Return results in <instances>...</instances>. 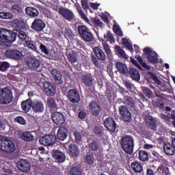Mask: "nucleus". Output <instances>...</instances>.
<instances>
[{
    "label": "nucleus",
    "mask_w": 175,
    "mask_h": 175,
    "mask_svg": "<svg viewBox=\"0 0 175 175\" xmlns=\"http://www.w3.org/2000/svg\"><path fill=\"white\" fill-rule=\"evenodd\" d=\"M15 31L16 29H14L12 31L4 29H0V46L10 47L12 43L16 40V37L17 36Z\"/></svg>",
    "instance_id": "nucleus-1"
},
{
    "label": "nucleus",
    "mask_w": 175,
    "mask_h": 175,
    "mask_svg": "<svg viewBox=\"0 0 175 175\" xmlns=\"http://www.w3.org/2000/svg\"><path fill=\"white\" fill-rule=\"evenodd\" d=\"M0 150L3 152H6V154H10L14 152L16 146L13 141L6 137L0 135Z\"/></svg>",
    "instance_id": "nucleus-2"
},
{
    "label": "nucleus",
    "mask_w": 175,
    "mask_h": 175,
    "mask_svg": "<svg viewBox=\"0 0 175 175\" xmlns=\"http://www.w3.org/2000/svg\"><path fill=\"white\" fill-rule=\"evenodd\" d=\"M121 144L123 150L126 154H132L133 152V147H135V140L133 137L129 135L123 137L121 139Z\"/></svg>",
    "instance_id": "nucleus-3"
},
{
    "label": "nucleus",
    "mask_w": 175,
    "mask_h": 175,
    "mask_svg": "<svg viewBox=\"0 0 175 175\" xmlns=\"http://www.w3.org/2000/svg\"><path fill=\"white\" fill-rule=\"evenodd\" d=\"M13 100L12 90L8 88L0 89V105H9Z\"/></svg>",
    "instance_id": "nucleus-4"
},
{
    "label": "nucleus",
    "mask_w": 175,
    "mask_h": 175,
    "mask_svg": "<svg viewBox=\"0 0 175 175\" xmlns=\"http://www.w3.org/2000/svg\"><path fill=\"white\" fill-rule=\"evenodd\" d=\"M78 32L85 42H92L94 40V35L90 31V29L84 25H80L78 27Z\"/></svg>",
    "instance_id": "nucleus-5"
},
{
    "label": "nucleus",
    "mask_w": 175,
    "mask_h": 175,
    "mask_svg": "<svg viewBox=\"0 0 175 175\" xmlns=\"http://www.w3.org/2000/svg\"><path fill=\"white\" fill-rule=\"evenodd\" d=\"M27 66H28L29 69L31 70H36V72H42V64H40V60L32 57L29 59L27 63Z\"/></svg>",
    "instance_id": "nucleus-6"
},
{
    "label": "nucleus",
    "mask_w": 175,
    "mask_h": 175,
    "mask_svg": "<svg viewBox=\"0 0 175 175\" xmlns=\"http://www.w3.org/2000/svg\"><path fill=\"white\" fill-rule=\"evenodd\" d=\"M57 138L53 135H44L42 137L40 138V143L42 146H53L55 144Z\"/></svg>",
    "instance_id": "nucleus-7"
},
{
    "label": "nucleus",
    "mask_w": 175,
    "mask_h": 175,
    "mask_svg": "<svg viewBox=\"0 0 175 175\" xmlns=\"http://www.w3.org/2000/svg\"><path fill=\"white\" fill-rule=\"evenodd\" d=\"M145 53V55H147L146 58L150 64H157L158 62V58L157 57V53L155 51H152L149 48H145L144 49Z\"/></svg>",
    "instance_id": "nucleus-8"
},
{
    "label": "nucleus",
    "mask_w": 175,
    "mask_h": 175,
    "mask_svg": "<svg viewBox=\"0 0 175 175\" xmlns=\"http://www.w3.org/2000/svg\"><path fill=\"white\" fill-rule=\"evenodd\" d=\"M59 13L62 16V17H64V18L68 20V21H72L75 18V14H73V12L68 8H65L64 7L60 8Z\"/></svg>",
    "instance_id": "nucleus-9"
},
{
    "label": "nucleus",
    "mask_w": 175,
    "mask_h": 175,
    "mask_svg": "<svg viewBox=\"0 0 175 175\" xmlns=\"http://www.w3.org/2000/svg\"><path fill=\"white\" fill-rule=\"evenodd\" d=\"M119 111L124 121H126V122H129L131 121V118H132V115L131 114V112L129 111V110H128V108H126V106H120L119 107Z\"/></svg>",
    "instance_id": "nucleus-10"
},
{
    "label": "nucleus",
    "mask_w": 175,
    "mask_h": 175,
    "mask_svg": "<svg viewBox=\"0 0 175 175\" xmlns=\"http://www.w3.org/2000/svg\"><path fill=\"white\" fill-rule=\"evenodd\" d=\"M17 167L23 173H27L31 170V164L27 160L21 159L17 162Z\"/></svg>",
    "instance_id": "nucleus-11"
},
{
    "label": "nucleus",
    "mask_w": 175,
    "mask_h": 175,
    "mask_svg": "<svg viewBox=\"0 0 175 175\" xmlns=\"http://www.w3.org/2000/svg\"><path fill=\"white\" fill-rule=\"evenodd\" d=\"M42 90L49 96H54L55 95V88L49 82L42 83Z\"/></svg>",
    "instance_id": "nucleus-12"
},
{
    "label": "nucleus",
    "mask_w": 175,
    "mask_h": 175,
    "mask_svg": "<svg viewBox=\"0 0 175 175\" xmlns=\"http://www.w3.org/2000/svg\"><path fill=\"white\" fill-rule=\"evenodd\" d=\"M5 55L8 58L11 59H21L23 57V53L17 50H8L5 51Z\"/></svg>",
    "instance_id": "nucleus-13"
},
{
    "label": "nucleus",
    "mask_w": 175,
    "mask_h": 175,
    "mask_svg": "<svg viewBox=\"0 0 175 175\" xmlns=\"http://www.w3.org/2000/svg\"><path fill=\"white\" fill-rule=\"evenodd\" d=\"M68 98L72 103H78L80 101V95L75 89H71L68 92Z\"/></svg>",
    "instance_id": "nucleus-14"
},
{
    "label": "nucleus",
    "mask_w": 175,
    "mask_h": 175,
    "mask_svg": "<svg viewBox=\"0 0 175 175\" xmlns=\"http://www.w3.org/2000/svg\"><path fill=\"white\" fill-rule=\"evenodd\" d=\"M145 124L149 129L155 131L157 129V120H155L152 116L147 115L144 118Z\"/></svg>",
    "instance_id": "nucleus-15"
},
{
    "label": "nucleus",
    "mask_w": 175,
    "mask_h": 175,
    "mask_svg": "<svg viewBox=\"0 0 175 175\" xmlns=\"http://www.w3.org/2000/svg\"><path fill=\"white\" fill-rule=\"evenodd\" d=\"M45 27L46 24H44L43 21L40 19L34 20L31 25L32 29L36 31L37 32H40L41 31H43Z\"/></svg>",
    "instance_id": "nucleus-16"
},
{
    "label": "nucleus",
    "mask_w": 175,
    "mask_h": 175,
    "mask_svg": "<svg viewBox=\"0 0 175 175\" xmlns=\"http://www.w3.org/2000/svg\"><path fill=\"white\" fill-rule=\"evenodd\" d=\"M104 124L105 125V127L109 132H116V129H117V124H116V122L114 120L111 118H107Z\"/></svg>",
    "instance_id": "nucleus-17"
},
{
    "label": "nucleus",
    "mask_w": 175,
    "mask_h": 175,
    "mask_svg": "<svg viewBox=\"0 0 175 175\" xmlns=\"http://www.w3.org/2000/svg\"><path fill=\"white\" fill-rule=\"evenodd\" d=\"M52 120L56 125H62L65 122L64 115L59 112H55L52 114Z\"/></svg>",
    "instance_id": "nucleus-18"
},
{
    "label": "nucleus",
    "mask_w": 175,
    "mask_h": 175,
    "mask_svg": "<svg viewBox=\"0 0 175 175\" xmlns=\"http://www.w3.org/2000/svg\"><path fill=\"white\" fill-rule=\"evenodd\" d=\"M89 110L91 111L93 116H99L100 113V106L95 101H92L89 104Z\"/></svg>",
    "instance_id": "nucleus-19"
},
{
    "label": "nucleus",
    "mask_w": 175,
    "mask_h": 175,
    "mask_svg": "<svg viewBox=\"0 0 175 175\" xmlns=\"http://www.w3.org/2000/svg\"><path fill=\"white\" fill-rule=\"evenodd\" d=\"M93 52L96 57L100 59V61H106V54L98 46H95L93 49Z\"/></svg>",
    "instance_id": "nucleus-20"
},
{
    "label": "nucleus",
    "mask_w": 175,
    "mask_h": 175,
    "mask_svg": "<svg viewBox=\"0 0 175 175\" xmlns=\"http://www.w3.org/2000/svg\"><path fill=\"white\" fill-rule=\"evenodd\" d=\"M53 157L59 163H62V162H64L65 159H66L65 154L59 150H55L54 154H53Z\"/></svg>",
    "instance_id": "nucleus-21"
},
{
    "label": "nucleus",
    "mask_w": 175,
    "mask_h": 175,
    "mask_svg": "<svg viewBox=\"0 0 175 175\" xmlns=\"http://www.w3.org/2000/svg\"><path fill=\"white\" fill-rule=\"evenodd\" d=\"M32 110L34 113H42L44 110L43 103L36 101L32 103Z\"/></svg>",
    "instance_id": "nucleus-22"
},
{
    "label": "nucleus",
    "mask_w": 175,
    "mask_h": 175,
    "mask_svg": "<svg viewBox=\"0 0 175 175\" xmlns=\"http://www.w3.org/2000/svg\"><path fill=\"white\" fill-rule=\"evenodd\" d=\"M56 84H62V75H61V72H58L56 69H53L51 72Z\"/></svg>",
    "instance_id": "nucleus-23"
},
{
    "label": "nucleus",
    "mask_w": 175,
    "mask_h": 175,
    "mask_svg": "<svg viewBox=\"0 0 175 175\" xmlns=\"http://www.w3.org/2000/svg\"><path fill=\"white\" fill-rule=\"evenodd\" d=\"M68 135V129L66 127H60L57 131V139L64 142L65 139H66V136Z\"/></svg>",
    "instance_id": "nucleus-24"
},
{
    "label": "nucleus",
    "mask_w": 175,
    "mask_h": 175,
    "mask_svg": "<svg viewBox=\"0 0 175 175\" xmlns=\"http://www.w3.org/2000/svg\"><path fill=\"white\" fill-rule=\"evenodd\" d=\"M68 152L74 158H77L79 157V154H80V151L79 150V148L75 145V144H71L68 148Z\"/></svg>",
    "instance_id": "nucleus-25"
},
{
    "label": "nucleus",
    "mask_w": 175,
    "mask_h": 175,
    "mask_svg": "<svg viewBox=\"0 0 175 175\" xmlns=\"http://www.w3.org/2000/svg\"><path fill=\"white\" fill-rule=\"evenodd\" d=\"M130 77L135 81H139L140 80V73L136 68H131L129 71Z\"/></svg>",
    "instance_id": "nucleus-26"
},
{
    "label": "nucleus",
    "mask_w": 175,
    "mask_h": 175,
    "mask_svg": "<svg viewBox=\"0 0 175 175\" xmlns=\"http://www.w3.org/2000/svg\"><path fill=\"white\" fill-rule=\"evenodd\" d=\"M26 14L29 17H38L39 12L35 8L27 7L25 9Z\"/></svg>",
    "instance_id": "nucleus-27"
},
{
    "label": "nucleus",
    "mask_w": 175,
    "mask_h": 175,
    "mask_svg": "<svg viewBox=\"0 0 175 175\" xmlns=\"http://www.w3.org/2000/svg\"><path fill=\"white\" fill-rule=\"evenodd\" d=\"M116 67L118 72L120 73H122V75H125V73L128 72V68H126V66L121 62H116Z\"/></svg>",
    "instance_id": "nucleus-28"
},
{
    "label": "nucleus",
    "mask_w": 175,
    "mask_h": 175,
    "mask_svg": "<svg viewBox=\"0 0 175 175\" xmlns=\"http://www.w3.org/2000/svg\"><path fill=\"white\" fill-rule=\"evenodd\" d=\"M163 150L167 155H174L175 149L174 146L170 144H165L163 145Z\"/></svg>",
    "instance_id": "nucleus-29"
},
{
    "label": "nucleus",
    "mask_w": 175,
    "mask_h": 175,
    "mask_svg": "<svg viewBox=\"0 0 175 175\" xmlns=\"http://www.w3.org/2000/svg\"><path fill=\"white\" fill-rule=\"evenodd\" d=\"M22 109L24 111H29L31 107L32 108V100L27 99L21 103Z\"/></svg>",
    "instance_id": "nucleus-30"
},
{
    "label": "nucleus",
    "mask_w": 175,
    "mask_h": 175,
    "mask_svg": "<svg viewBox=\"0 0 175 175\" xmlns=\"http://www.w3.org/2000/svg\"><path fill=\"white\" fill-rule=\"evenodd\" d=\"M21 139L25 142H32L33 140V135L31 132H25L21 135Z\"/></svg>",
    "instance_id": "nucleus-31"
},
{
    "label": "nucleus",
    "mask_w": 175,
    "mask_h": 175,
    "mask_svg": "<svg viewBox=\"0 0 175 175\" xmlns=\"http://www.w3.org/2000/svg\"><path fill=\"white\" fill-rule=\"evenodd\" d=\"M82 81L86 87H91L92 85V77L85 75L82 77Z\"/></svg>",
    "instance_id": "nucleus-32"
},
{
    "label": "nucleus",
    "mask_w": 175,
    "mask_h": 175,
    "mask_svg": "<svg viewBox=\"0 0 175 175\" xmlns=\"http://www.w3.org/2000/svg\"><path fill=\"white\" fill-rule=\"evenodd\" d=\"M131 167L136 173H142L143 167L137 161H134L131 163Z\"/></svg>",
    "instance_id": "nucleus-33"
},
{
    "label": "nucleus",
    "mask_w": 175,
    "mask_h": 175,
    "mask_svg": "<svg viewBox=\"0 0 175 175\" xmlns=\"http://www.w3.org/2000/svg\"><path fill=\"white\" fill-rule=\"evenodd\" d=\"M11 12L16 13V14H20L23 13V8L18 4L13 5L10 8Z\"/></svg>",
    "instance_id": "nucleus-34"
},
{
    "label": "nucleus",
    "mask_w": 175,
    "mask_h": 175,
    "mask_svg": "<svg viewBox=\"0 0 175 175\" xmlns=\"http://www.w3.org/2000/svg\"><path fill=\"white\" fill-rule=\"evenodd\" d=\"M123 103L127 105V106H130V107H135V100L129 96L124 97Z\"/></svg>",
    "instance_id": "nucleus-35"
},
{
    "label": "nucleus",
    "mask_w": 175,
    "mask_h": 175,
    "mask_svg": "<svg viewBox=\"0 0 175 175\" xmlns=\"http://www.w3.org/2000/svg\"><path fill=\"white\" fill-rule=\"evenodd\" d=\"M116 50L118 53V57H121L122 58H124L125 59L128 58V55H126V54L125 53V51H124L123 49H121V46H116Z\"/></svg>",
    "instance_id": "nucleus-36"
},
{
    "label": "nucleus",
    "mask_w": 175,
    "mask_h": 175,
    "mask_svg": "<svg viewBox=\"0 0 175 175\" xmlns=\"http://www.w3.org/2000/svg\"><path fill=\"white\" fill-rule=\"evenodd\" d=\"M147 75L158 85H161L162 84V82H161V81H159V79H158V77H157V75H155L154 73H152L151 72H148Z\"/></svg>",
    "instance_id": "nucleus-37"
},
{
    "label": "nucleus",
    "mask_w": 175,
    "mask_h": 175,
    "mask_svg": "<svg viewBox=\"0 0 175 175\" xmlns=\"http://www.w3.org/2000/svg\"><path fill=\"white\" fill-rule=\"evenodd\" d=\"M142 92L146 98H152L153 93L150 88L147 87H142Z\"/></svg>",
    "instance_id": "nucleus-38"
},
{
    "label": "nucleus",
    "mask_w": 175,
    "mask_h": 175,
    "mask_svg": "<svg viewBox=\"0 0 175 175\" xmlns=\"http://www.w3.org/2000/svg\"><path fill=\"white\" fill-rule=\"evenodd\" d=\"M15 33H16V36H18L21 40H25L27 39V33L22 30L16 29V31H15Z\"/></svg>",
    "instance_id": "nucleus-39"
},
{
    "label": "nucleus",
    "mask_w": 175,
    "mask_h": 175,
    "mask_svg": "<svg viewBox=\"0 0 175 175\" xmlns=\"http://www.w3.org/2000/svg\"><path fill=\"white\" fill-rule=\"evenodd\" d=\"M157 172L159 173V174L162 175H167L169 174V169L166 167H163V165H161L157 169Z\"/></svg>",
    "instance_id": "nucleus-40"
},
{
    "label": "nucleus",
    "mask_w": 175,
    "mask_h": 175,
    "mask_svg": "<svg viewBox=\"0 0 175 175\" xmlns=\"http://www.w3.org/2000/svg\"><path fill=\"white\" fill-rule=\"evenodd\" d=\"M70 175H81V170L79 167H72L70 170Z\"/></svg>",
    "instance_id": "nucleus-41"
},
{
    "label": "nucleus",
    "mask_w": 175,
    "mask_h": 175,
    "mask_svg": "<svg viewBox=\"0 0 175 175\" xmlns=\"http://www.w3.org/2000/svg\"><path fill=\"white\" fill-rule=\"evenodd\" d=\"M46 103L49 107H51V109L57 108V103H55L54 98H49L46 100Z\"/></svg>",
    "instance_id": "nucleus-42"
},
{
    "label": "nucleus",
    "mask_w": 175,
    "mask_h": 175,
    "mask_svg": "<svg viewBox=\"0 0 175 175\" xmlns=\"http://www.w3.org/2000/svg\"><path fill=\"white\" fill-rule=\"evenodd\" d=\"M122 44L124 47H126L128 50H130L131 52L133 51L132 45H131V43H129V41L126 38H122Z\"/></svg>",
    "instance_id": "nucleus-43"
},
{
    "label": "nucleus",
    "mask_w": 175,
    "mask_h": 175,
    "mask_svg": "<svg viewBox=\"0 0 175 175\" xmlns=\"http://www.w3.org/2000/svg\"><path fill=\"white\" fill-rule=\"evenodd\" d=\"M12 25H14L17 28H24V23L20 21L18 19H14L12 21Z\"/></svg>",
    "instance_id": "nucleus-44"
},
{
    "label": "nucleus",
    "mask_w": 175,
    "mask_h": 175,
    "mask_svg": "<svg viewBox=\"0 0 175 175\" xmlns=\"http://www.w3.org/2000/svg\"><path fill=\"white\" fill-rule=\"evenodd\" d=\"M25 46H27V47L31 49L33 51H38L36 46L33 44V41H25Z\"/></svg>",
    "instance_id": "nucleus-45"
},
{
    "label": "nucleus",
    "mask_w": 175,
    "mask_h": 175,
    "mask_svg": "<svg viewBox=\"0 0 175 175\" xmlns=\"http://www.w3.org/2000/svg\"><path fill=\"white\" fill-rule=\"evenodd\" d=\"M10 66V64L8 62H3L0 64V70L1 72H6L8 70V68Z\"/></svg>",
    "instance_id": "nucleus-46"
},
{
    "label": "nucleus",
    "mask_w": 175,
    "mask_h": 175,
    "mask_svg": "<svg viewBox=\"0 0 175 175\" xmlns=\"http://www.w3.org/2000/svg\"><path fill=\"white\" fill-rule=\"evenodd\" d=\"M139 157L141 161H147V158H148V154L144 150H141L139 151Z\"/></svg>",
    "instance_id": "nucleus-47"
},
{
    "label": "nucleus",
    "mask_w": 175,
    "mask_h": 175,
    "mask_svg": "<svg viewBox=\"0 0 175 175\" xmlns=\"http://www.w3.org/2000/svg\"><path fill=\"white\" fill-rule=\"evenodd\" d=\"M103 47L107 55L110 57V55H111V50L110 49V46H109V44H107V43H106V42H103Z\"/></svg>",
    "instance_id": "nucleus-48"
},
{
    "label": "nucleus",
    "mask_w": 175,
    "mask_h": 175,
    "mask_svg": "<svg viewBox=\"0 0 175 175\" xmlns=\"http://www.w3.org/2000/svg\"><path fill=\"white\" fill-rule=\"evenodd\" d=\"M137 61H138V62H139L140 65H142V68H144L147 70H151V67H150L149 66L147 65V64L144 62L143 59L142 57H137Z\"/></svg>",
    "instance_id": "nucleus-49"
},
{
    "label": "nucleus",
    "mask_w": 175,
    "mask_h": 175,
    "mask_svg": "<svg viewBox=\"0 0 175 175\" xmlns=\"http://www.w3.org/2000/svg\"><path fill=\"white\" fill-rule=\"evenodd\" d=\"M89 148L92 150V151H96L98 148H99V145L96 142L93 141L92 143L89 144Z\"/></svg>",
    "instance_id": "nucleus-50"
},
{
    "label": "nucleus",
    "mask_w": 175,
    "mask_h": 175,
    "mask_svg": "<svg viewBox=\"0 0 175 175\" xmlns=\"http://www.w3.org/2000/svg\"><path fill=\"white\" fill-rule=\"evenodd\" d=\"M93 24L94 27H96V28H100V29H102L103 27V23L100 22L99 19L94 18L93 20Z\"/></svg>",
    "instance_id": "nucleus-51"
},
{
    "label": "nucleus",
    "mask_w": 175,
    "mask_h": 175,
    "mask_svg": "<svg viewBox=\"0 0 175 175\" xmlns=\"http://www.w3.org/2000/svg\"><path fill=\"white\" fill-rule=\"evenodd\" d=\"M105 39L107 40L108 42H110L111 43H114V37H113V34L110 33V31H108L107 35L104 36Z\"/></svg>",
    "instance_id": "nucleus-52"
},
{
    "label": "nucleus",
    "mask_w": 175,
    "mask_h": 175,
    "mask_svg": "<svg viewBox=\"0 0 175 175\" xmlns=\"http://www.w3.org/2000/svg\"><path fill=\"white\" fill-rule=\"evenodd\" d=\"M113 32H115L116 35H118V36H121L122 35V31H121L120 26L114 25L113 27Z\"/></svg>",
    "instance_id": "nucleus-53"
},
{
    "label": "nucleus",
    "mask_w": 175,
    "mask_h": 175,
    "mask_svg": "<svg viewBox=\"0 0 175 175\" xmlns=\"http://www.w3.org/2000/svg\"><path fill=\"white\" fill-rule=\"evenodd\" d=\"M68 58L71 64H75V62H77V57H76L75 53H70L68 55Z\"/></svg>",
    "instance_id": "nucleus-54"
},
{
    "label": "nucleus",
    "mask_w": 175,
    "mask_h": 175,
    "mask_svg": "<svg viewBox=\"0 0 175 175\" xmlns=\"http://www.w3.org/2000/svg\"><path fill=\"white\" fill-rule=\"evenodd\" d=\"M123 84L125 85L127 90H133V83H131L129 81L124 80L123 81Z\"/></svg>",
    "instance_id": "nucleus-55"
},
{
    "label": "nucleus",
    "mask_w": 175,
    "mask_h": 175,
    "mask_svg": "<svg viewBox=\"0 0 175 175\" xmlns=\"http://www.w3.org/2000/svg\"><path fill=\"white\" fill-rule=\"evenodd\" d=\"M77 10L79 14H80V16H81V18H83V20H85V21H88V18H87V16H85V14H84L83 12H82L81 10V7L78 6L77 7Z\"/></svg>",
    "instance_id": "nucleus-56"
},
{
    "label": "nucleus",
    "mask_w": 175,
    "mask_h": 175,
    "mask_svg": "<svg viewBox=\"0 0 175 175\" xmlns=\"http://www.w3.org/2000/svg\"><path fill=\"white\" fill-rule=\"evenodd\" d=\"M86 161L89 165H94V161H95V158H94L93 155L89 154L86 156Z\"/></svg>",
    "instance_id": "nucleus-57"
},
{
    "label": "nucleus",
    "mask_w": 175,
    "mask_h": 175,
    "mask_svg": "<svg viewBox=\"0 0 175 175\" xmlns=\"http://www.w3.org/2000/svg\"><path fill=\"white\" fill-rule=\"evenodd\" d=\"M74 136L75 137V142L77 143H79L81 141V134L80 133L76 131L74 133Z\"/></svg>",
    "instance_id": "nucleus-58"
},
{
    "label": "nucleus",
    "mask_w": 175,
    "mask_h": 175,
    "mask_svg": "<svg viewBox=\"0 0 175 175\" xmlns=\"http://www.w3.org/2000/svg\"><path fill=\"white\" fill-rule=\"evenodd\" d=\"M16 122H18V124H21V125H25V120L23 118V117H17L15 118Z\"/></svg>",
    "instance_id": "nucleus-59"
},
{
    "label": "nucleus",
    "mask_w": 175,
    "mask_h": 175,
    "mask_svg": "<svg viewBox=\"0 0 175 175\" xmlns=\"http://www.w3.org/2000/svg\"><path fill=\"white\" fill-rule=\"evenodd\" d=\"M131 61L133 65H135V66H136V68L139 69V70H142V66H140V64H139L137 63V61L135 60V59H131Z\"/></svg>",
    "instance_id": "nucleus-60"
},
{
    "label": "nucleus",
    "mask_w": 175,
    "mask_h": 175,
    "mask_svg": "<svg viewBox=\"0 0 175 175\" xmlns=\"http://www.w3.org/2000/svg\"><path fill=\"white\" fill-rule=\"evenodd\" d=\"M92 62H94V64L95 65V66H99V61H98V58H96V57L92 55Z\"/></svg>",
    "instance_id": "nucleus-61"
},
{
    "label": "nucleus",
    "mask_w": 175,
    "mask_h": 175,
    "mask_svg": "<svg viewBox=\"0 0 175 175\" xmlns=\"http://www.w3.org/2000/svg\"><path fill=\"white\" fill-rule=\"evenodd\" d=\"M64 35L67 38H70V36H72V31L70 29H66Z\"/></svg>",
    "instance_id": "nucleus-62"
},
{
    "label": "nucleus",
    "mask_w": 175,
    "mask_h": 175,
    "mask_svg": "<svg viewBox=\"0 0 175 175\" xmlns=\"http://www.w3.org/2000/svg\"><path fill=\"white\" fill-rule=\"evenodd\" d=\"M81 5L82 7L83 8V9H88V8H90V6H88V3L86 1V0H82L81 1Z\"/></svg>",
    "instance_id": "nucleus-63"
},
{
    "label": "nucleus",
    "mask_w": 175,
    "mask_h": 175,
    "mask_svg": "<svg viewBox=\"0 0 175 175\" xmlns=\"http://www.w3.org/2000/svg\"><path fill=\"white\" fill-rule=\"evenodd\" d=\"M94 133L96 135H100L102 133V129L100 127H95L94 129Z\"/></svg>",
    "instance_id": "nucleus-64"
}]
</instances>
